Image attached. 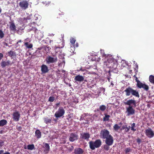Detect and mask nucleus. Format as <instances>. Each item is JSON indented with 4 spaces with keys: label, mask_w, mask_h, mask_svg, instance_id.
Wrapping results in <instances>:
<instances>
[{
    "label": "nucleus",
    "mask_w": 154,
    "mask_h": 154,
    "mask_svg": "<svg viewBox=\"0 0 154 154\" xmlns=\"http://www.w3.org/2000/svg\"><path fill=\"white\" fill-rule=\"evenodd\" d=\"M64 14H59V15H57V18H61V21L63 23H65L68 20V19L67 18L65 17L63 15Z\"/></svg>",
    "instance_id": "f3484780"
},
{
    "label": "nucleus",
    "mask_w": 154,
    "mask_h": 154,
    "mask_svg": "<svg viewBox=\"0 0 154 154\" xmlns=\"http://www.w3.org/2000/svg\"><path fill=\"white\" fill-rule=\"evenodd\" d=\"M7 123V121L6 120L2 119L0 121V127L6 125Z\"/></svg>",
    "instance_id": "b1692460"
},
{
    "label": "nucleus",
    "mask_w": 154,
    "mask_h": 154,
    "mask_svg": "<svg viewBox=\"0 0 154 154\" xmlns=\"http://www.w3.org/2000/svg\"><path fill=\"white\" fill-rule=\"evenodd\" d=\"M145 134L149 138H151L154 136V132L151 128H148L146 130Z\"/></svg>",
    "instance_id": "6e6552de"
},
{
    "label": "nucleus",
    "mask_w": 154,
    "mask_h": 154,
    "mask_svg": "<svg viewBox=\"0 0 154 154\" xmlns=\"http://www.w3.org/2000/svg\"><path fill=\"white\" fill-rule=\"evenodd\" d=\"M136 82H137V81H139V80H138L137 79V77L136 78Z\"/></svg>",
    "instance_id": "774afa93"
},
{
    "label": "nucleus",
    "mask_w": 154,
    "mask_h": 154,
    "mask_svg": "<svg viewBox=\"0 0 154 154\" xmlns=\"http://www.w3.org/2000/svg\"><path fill=\"white\" fill-rule=\"evenodd\" d=\"M44 122L46 124L51 123V118H48V117H45L44 119Z\"/></svg>",
    "instance_id": "a878e982"
},
{
    "label": "nucleus",
    "mask_w": 154,
    "mask_h": 154,
    "mask_svg": "<svg viewBox=\"0 0 154 154\" xmlns=\"http://www.w3.org/2000/svg\"><path fill=\"white\" fill-rule=\"evenodd\" d=\"M127 125H123L122 127L121 130H125V128H126L127 127Z\"/></svg>",
    "instance_id": "de8ad7c7"
},
{
    "label": "nucleus",
    "mask_w": 154,
    "mask_h": 154,
    "mask_svg": "<svg viewBox=\"0 0 154 154\" xmlns=\"http://www.w3.org/2000/svg\"><path fill=\"white\" fill-rule=\"evenodd\" d=\"M65 112V111L63 107H60L56 111L54 114V116L57 118L62 116Z\"/></svg>",
    "instance_id": "39448f33"
},
{
    "label": "nucleus",
    "mask_w": 154,
    "mask_h": 154,
    "mask_svg": "<svg viewBox=\"0 0 154 154\" xmlns=\"http://www.w3.org/2000/svg\"><path fill=\"white\" fill-rule=\"evenodd\" d=\"M19 5L21 8L25 10L28 8V3L26 1H23L20 2Z\"/></svg>",
    "instance_id": "9d476101"
},
{
    "label": "nucleus",
    "mask_w": 154,
    "mask_h": 154,
    "mask_svg": "<svg viewBox=\"0 0 154 154\" xmlns=\"http://www.w3.org/2000/svg\"><path fill=\"white\" fill-rule=\"evenodd\" d=\"M80 138L85 140H86L87 141L89 140V139L90 137V135L88 133H84L80 134Z\"/></svg>",
    "instance_id": "f8f14e48"
},
{
    "label": "nucleus",
    "mask_w": 154,
    "mask_h": 154,
    "mask_svg": "<svg viewBox=\"0 0 154 154\" xmlns=\"http://www.w3.org/2000/svg\"><path fill=\"white\" fill-rule=\"evenodd\" d=\"M20 114L18 111H16L14 112L13 114V118L14 121H18L19 120Z\"/></svg>",
    "instance_id": "4468645a"
},
{
    "label": "nucleus",
    "mask_w": 154,
    "mask_h": 154,
    "mask_svg": "<svg viewBox=\"0 0 154 154\" xmlns=\"http://www.w3.org/2000/svg\"><path fill=\"white\" fill-rule=\"evenodd\" d=\"M55 47V49H57V48H60V47Z\"/></svg>",
    "instance_id": "338daca9"
},
{
    "label": "nucleus",
    "mask_w": 154,
    "mask_h": 154,
    "mask_svg": "<svg viewBox=\"0 0 154 154\" xmlns=\"http://www.w3.org/2000/svg\"><path fill=\"white\" fill-rule=\"evenodd\" d=\"M24 19H25V20H29V17H27L26 19H25V18H24Z\"/></svg>",
    "instance_id": "bf43d9fd"
},
{
    "label": "nucleus",
    "mask_w": 154,
    "mask_h": 154,
    "mask_svg": "<svg viewBox=\"0 0 154 154\" xmlns=\"http://www.w3.org/2000/svg\"><path fill=\"white\" fill-rule=\"evenodd\" d=\"M27 147L28 149L32 150L34 149L35 146L33 144H29L27 145Z\"/></svg>",
    "instance_id": "72a5a7b5"
},
{
    "label": "nucleus",
    "mask_w": 154,
    "mask_h": 154,
    "mask_svg": "<svg viewBox=\"0 0 154 154\" xmlns=\"http://www.w3.org/2000/svg\"><path fill=\"white\" fill-rule=\"evenodd\" d=\"M76 40L75 39L73 38H71L70 39V42L72 44L74 45L75 43Z\"/></svg>",
    "instance_id": "4c0bfd02"
},
{
    "label": "nucleus",
    "mask_w": 154,
    "mask_h": 154,
    "mask_svg": "<svg viewBox=\"0 0 154 154\" xmlns=\"http://www.w3.org/2000/svg\"><path fill=\"white\" fill-rule=\"evenodd\" d=\"M78 71H85V69H83L82 68H81Z\"/></svg>",
    "instance_id": "864d4df0"
},
{
    "label": "nucleus",
    "mask_w": 154,
    "mask_h": 154,
    "mask_svg": "<svg viewBox=\"0 0 154 154\" xmlns=\"http://www.w3.org/2000/svg\"><path fill=\"white\" fill-rule=\"evenodd\" d=\"M102 90L104 91V92L105 91V89L104 88H102Z\"/></svg>",
    "instance_id": "0e129e2a"
},
{
    "label": "nucleus",
    "mask_w": 154,
    "mask_h": 154,
    "mask_svg": "<svg viewBox=\"0 0 154 154\" xmlns=\"http://www.w3.org/2000/svg\"><path fill=\"white\" fill-rule=\"evenodd\" d=\"M41 68V71L43 73H45L48 72L49 71L48 67L45 65H42Z\"/></svg>",
    "instance_id": "a211bd4d"
},
{
    "label": "nucleus",
    "mask_w": 154,
    "mask_h": 154,
    "mask_svg": "<svg viewBox=\"0 0 154 154\" xmlns=\"http://www.w3.org/2000/svg\"><path fill=\"white\" fill-rule=\"evenodd\" d=\"M136 127V124L135 123H133L131 125V130L134 132L136 131V129L135 128Z\"/></svg>",
    "instance_id": "c756f323"
},
{
    "label": "nucleus",
    "mask_w": 154,
    "mask_h": 154,
    "mask_svg": "<svg viewBox=\"0 0 154 154\" xmlns=\"http://www.w3.org/2000/svg\"><path fill=\"white\" fill-rule=\"evenodd\" d=\"M109 144H105L103 146V149L105 150L108 151L109 149V146H111Z\"/></svg>",
    "instance_id": "2f4dec72"
},
{
    "label": "nucleus",
    "mask_w": 154,
    "mask_h": 154,
    "mask_svg": "<svg viewBox=\"0 0 154 154\" xmlns=\"http://www.w3.org/2000/svg\"><path fill=\"white\" fill-rule=\"evenodd\" d=\"M130 130V128H128V126L127 127L125 128V133H127Z\"/></svg>",
    "instance_id": "a18cd8bd"
},
{
    "label": "nucleus",
    "mask_w": 154,
    "mask_h": 154,
    "mask_svg": "<svg viewBox=\"0 0 154 154\" xmlns=\"http://www.w3.org/2000/svg\"><path fill=\"white\" fill-rule=\"evenodd\" d=\"M123 103L125 105H128L129 106H131L132 105L135 107L136 106V101L134 99H131L127 101V99H126L124 100Z\"/></svg>",
    "instance_id": "423d86ee"
},
{
    "label": "nucleus",
    "mask_w": 154,
    "mask_h": 154,
    "mask_svg": "<svg viewBox=\"0 0 154 154\" xmlns=\"http://www.w3.org/2000/svg\"><path fill=\"white\" fill-rule=\"evenodd\" d=\"M111 85H112V86H113L114 85V84L112 82H111Z\"/></svg>",
    "instance_id": "052dcab7"
},
{
    "label": "nucleus",
    "mask_w": 154,
    "mask_h": 154,
    "mask_svg": "<svg viewBox=\"0 0 154 154\" xmlns=\"http://www.w3.org/2000/svg\"><path fill=\"white\" fill-rule=\"evenodd\" d=\"M46 61L48 64L54 63L57 61V58L56 57H52L51 56H48L47 57Z\"/></svg>",
    "instance_id": "0eeeda50"
},
{
    "label": "nucleus",
    "mask_w": 154,
    "mask_h": 154,
    "mask_svg": "<svg viewBox=\"0 0 154 154\" xmlns=\"http://www.w3.org/2000/svg\"><path fill=\"white\" fill-rule=\"evenodd\" d=\"M74 149V147L73 146H71L70 147V151H72Z\"/></svg>",
    "instance_id": "3c124183"
},
{
    "label": "nucleus",
    "mask_w": 154,
    "mask_h": 154,
    "mask_svg": "<svg viewBox=\"0 0 154 154\" xmlns=\"http://www.w3.org/2000/svg\"><path fill=\"white\" fill-rule=\"evenodd\" d=\"M78 137L77 133H72L70 134L69 140L71 142H73L78 139Z\"/></svg>",
    "instance_id": "1a4fd4ad"
},
{
    "label": "nucleus",
    "mask_w": 154,
    "mask_h": 154,
    "mask_svg": "<svg viewBox=\"0 0 154 154\" xmlns=\"http://www.w3.org/2000/svg\"><path fill=\"white\" fill-rule=\"evenodd\" d=\"M60 104V103L59 102L58 103H56V106H58Z\"/></svg>",
    "instance_id": "6e6d98bb"
},
{
    "label": "nucleus",
    "mask_w": 154,
    "mask_h": 154,
    "mask_svg": "<svg viewBox=\"0 0 154 154\" xmlns=\"http://www.w3.org/2000/svg\"><path fill=\"white\" fill-rule=\"evenodd\" d=\"M24 45L28 48H31L32 47V44H29L28 42H25Z\"/></svg>",
    "instance_id": "473e14b6"
},
{
    "label": "nucleus",
    "mask_w": 154,
    "mask_h": 154,
    "mask_svg": "<svg viewBox=\"0 0 154 154\" xmlns=\"http://www.w3.org/2000/svg\"><path fill=\"white\" fill-rule=\"evenodd\" d=\"M54 97H50L48 99V101L52 102L54 100Z\"/></svg>",
    "instance_id": "58836bf2"
},
{
    "label": "nucleus",
    "mask_w": 154,
    "mask_h": 154,
    "mask_svg": "<svg viewBox=\"0 0 154 154\" xmlns=\"http://www.w3.org/2000/svg\"><path fill=\"white\" fill-rule=\"evenodd\" d=\"M106 106L103 105L100 106L99 107L100 109L102 111H104L106 109Z\"/></svg>",
    "instance_id": "f704fd0d"
},
{
    "label": "nucleus",
    "mask_w": 154,
    "mask_h": 154,
    "mask_svg": "<svg viewBox=\"0 0 154 154\" xmlns=\"http://www.w3.org/2000/svg\"><path fill=\"white\" fill-rule=\"evenodd\" d=\"M79 46V44L78 43H77L74 46V47H78Z\"/></svg>",
    "instance_id": "603ef678"
},
{
    "label": "nucleus",
    "mask_w": 154,
    "mask_h": 154,
    "mask_svg": "<svg viewBox=\"0 0 154 154\" xmlns=\"http://www.w3.org/2000/svg\"><path fill=\"white\" fill-rule=\"evenodd\" d=\"M84 79V77L80 75H78L75 77L74 80L75 81H79V82H82L83 81Z\"/></svg>",
    "instance_id": "aec40b11"
},
{
    "label": "nucleus",
    "mask_w": 154,
    "mask_h": 154,
    "mask_svg": "<svg viewBox=\"0 0 154 154\" xmlns=\"http://www.w3.org/2000/svg\"><path fill=\"white\" fill-rule=\"evenodd\" d=\"M84 152V150L80 148H76L74 149V153L75 154H82Z\"/></svg>",
    "instance_id": "6ab92c4d"
},
{
    "label": "nucleus",
    "mask_w": 154,
    "mask_h": 154,
    "mask_svg": "<svg viewBox=\"0 0 154 154\" xmlns=\"http://www.w3.org/2000/svg\"><path fill=\"white\" fill-rule=\"evenodd\" d=\"M149 81L151 83L154 85V76L150 75L149 77Z\"/></svg>",
    "instance_id": "7c9ffc66"
},
{
    "label": "nucleus",
    "mask_w": 154,
    "mask_h": 154,
    "mask_svg": "<svg viewBox=\"0 0 154 154\" xmlns=\"http://www.w3.org/2000/svg\"><path fill=\"white\" fill-rule=\"evenodd\" d=\"M43 4L45 5L46 6H48L50 4L51 2H42Z\"/></svg>",
    "instance_id": "79ce46f5"
},
{
    "label": "nucleus",
    "mask_w": 154,
    "mask_h": 154,
    "mask_svg": "<svg viewBox=\"0 0 154 154\" xmlns=\"http://www.w3.org/2000/svg\"><path fill=\"white\" fill-rule=\"evenodd\" d=\"M3 154H10V153L8 152H6Z\"/></svg>",
    "instance_id": "4d7b16f0"
},
{
    "label": "nucleus",
    "mask_w": 154,
    "mask_h": 154,
    "mask_svg": "<svg viewBox=\"0 0 154 154\" xmlns=\"http://www.w3.org/2000/svg\"><path fill=\"white\" fill-rule=\"evenodd\" d=\"M142 88H143L146 91H147L149 89V87L148 85L144 84L143 85V87H142Z\"/></svg>",
    "instance_id": "e433bc0d"
},
{
    "label": "nucleus",
    "mask_w": 154,
    "mask_h": 154,
    "mask_svg": "<svg viewBox=\"0 0 154 154\" xmlns=\"http://www.w3.org/2000/svg\"><path fill=\"white\" fill-rule=\"evenodd\" d=\"M90 148L92 150H94L95 148H98L102 144V141L100 139L96 140L94 141H91L89 142Z\"/></svg>",
    "instance_id": "20e7f679"
},
{
    "label": "nucleus",
    "mask_w": 154,
    "mask_h": 154,
    "mask_svg": "<svg viewBox=\"0 0 154 154\" xmlns=\"http://www.w3.org/2000/svg\"><path fill=\"white\" fill-rule=\"evenodd\" d=\"M4 145V143L3 141H0V148L2 147Z\"/></svg>",
    "instance_id": "49530a36"
},
{
    "label": "nucleus",
    "mask_w": 154,
    "mask_h": 154,
    "mask_svg": "<svg viewBox=\"0 0 154 154\" xmlns=\"http://www.w3.org/2000/svg\"><path fill=\"white\" fill-rule=\"evenodd\" d=\"M22 128L20 126L17 127V130L18 131H21V130Z\"/></svg>",
    "instance_id": "09e8293b"
},
{
    "label": "nucleus",
    "mask_w": 154,
    "mask_h": 154,
    "mask_svg": "<svg viewBox=\"0 0 154 154\" xmlns=\"http://www.w3.org/2000/svg\"><path fill=\"white\" fill-rule=\"evenodd\" d=\"M104 115L105 116L103 118V121H109L110 116L106 113L104 114Z\"/></svg>",
    "instance_id": "c85d7f7f"
},
{
    "label": "nucleus",
    "mask_w": 154,
    "mask_h": 154,
    "mask_svg": "<svg viewBox=\"0 0 154 154\" xmlns=\"http://www.w3.org/2000/svg\"><path fill=\"white\" fill-rule=\"evenodd\" d=\"M100 137L101 138L105 139V141L106 144H109L112 145L113 144V138L110 134L109 131L107 129H104L101 131Z\"/></svg>",
    "instance_id": "f03ea898"
},
{
    "label": "nucleus",
    "mask_w": 154,
    "mask_h": 154,
    "mask_svg": "<svg viewBox=\"0 0 154 154\" xmlns=\"http://www.w3.org/2000/svg\"><path fill=\"white\" fill-rule=\"evenodd\" d=\"M9 28L11 30L14 31L16 30V27L14 23H11L9 27Z\"/></svg>",
    "instance_id": "bb28decb"
},
{
    "label": "nucleus",
    "mask_w": 154,
    "mask_h": 154,
    "mask_svg": "<svg viewBox=\"0 0 154 154\" xmlns=\"http://www.w3.org/2000/svg\"><path fill=\"white\" fill-rule=\"evenodd\" d=\"M110 77H109L107 79L108 80V81L109 82H110Z\"/></svg>",
    "instance_id": "e2e57ef3"
},
{
    "label": "nucleus",
    "mask_w": 154,
    "mask_h": 154,
    "mask_svg": "<svg viewBox=\"0 0 154 154\" xmlns=\"http://www.w3.org/2000/svg\"><path fill=\"white\" fill-rule=\"evenodd\" d=\"M42 52L40 51L39 50L37 49L33 54V55H32L31 58L34 59L35 58V56L37 57H41L42 55Z\"/></svg>",
    "instance_id": "ddd939ff"
},
{
    "label": "nucleus",
    "mask_w": 154,
    "mask_h": 154,
    "mask_svg": "<svg viewBox=\"0 0 154 154\" xmlns=\"http://www.w3.org/2000/svg\"><path fill=\"white\" fill-rule=\"evenodd\" d=\"M100 60V58H99L97 60V62H99V60ZM91 60L92 61H96V58L95 57H94L91 59Z\"/></svg>",
    "instance_id": "37998d69"
},
{
    "label": "nucleus",
    "mask_w": 154,
    "mask_h": 154,
    "mask_svg": "<svg viewBox=\"0 0 154 154\" xmlns=\"http://www.w3.org/2000/svg\"><path fill=\"white\" fill-rule=\"evenodd\" d=\"M3 57V54L2 53H0V61L2 59Z\"/></svg>",
    "instance_id": "8fccbe9b"
},
{
    "label": "nucleus",
    "mask_w": 154,
    "mask_h": 154,
    "mask_svg": "<svg viewBox=\"0 0 154 154\" xmlns=\"http://www.w3.org/2000/svg\"><path fill=\"white\" fill-rule=\"evenodd\" d=\"M136 140L137 143H138V144H140V143L141 142V140L139 138H137Z\"/></svg>",
    "instance_id": "c03bdc74"
},
{
    "label": "nucleus",
    "mask_w": 154,
    "mask_h": 154,
    "mask_svg": "<svg viewBox=\"0 0 154 154\" xmlns=\"http://www.w3.org/2000/svg\"><path fill=\"white\" fill-rule=\"evenodd\" d=\"M43 147L44 148V152L45 153V154H47L49 152L50 150V146L49 144L48 143H45Z\"/></svg>",
    "instance_id": "dca6fc26"
},
{
    "label": "nucleus",
    "mask_w": 154,
    "mask_h": 154,
    "mask_svg": "<svg viewBox=\"0 0 154 154\" xmlns=\"http://www.w3.org/2000/svg\"><path fill=\"white\" fill-rule=\"evenodd\" d=\"M4 34L2 30L0 29V38H2L4 36Z\"/></svg>",
    "instance_id": "ea45409f"
},
{
    "label": "nucleus",
    "mask_w": 154,
    "mask_h": 154,
    "mask_svg": "<svg viewBox=\"0 0 154 154\" xmlns=\"http://www.w3.org/2000/svg\"><path fill=\"white\" fill-rule=\"evenodd\" d=\"M35 136L37 139H39L42 136L41 132L39 130H36L35 132Z\"/></svg>",
    "instance_id": "412c9836"
},
{
    "label": "nucleus",
    "mask_w": 154,
    "mask_h": 154,
    "mask_svg": "<svg viewBox=\"0 0 154 154\" xmlns=\"http://www.w3.org/2000/svg\"><path fill=\"white\" fill-rule=\"evenodd\" d=\"M8 55L10 56V57L13 58L14 57H15L16 56V52L15 51H10L8 52Z\"/></svg>",
    "instance_id": "4be33fe9"
},
{
    "label": "nucleus",
    "mask_w": 154,
    "mask_h": 154,
    "mask_svg": "<svg viewBox=\"0 0 154 154\" xmlns=\"http://www.w3.org/2000/svg\"><path fill=\"white\" fill-rule=\"evenodd\" d=\"M113 129L115 131H117L120 128L117 124H115L113 127Z\"/></svg>",
    "instance_id": "c9c22d12"
},
{
    "label": "nucleus",
    "mask_w": 154,
    "mask_h": 154,
    "mask_svg": "<svg viewBox=\"0 0 154 154\" xmlns=\"http://www.w3.org/2000/svg\"><path fill=\"white\" fill-rule=\"evenodd\" d=\"M37 25V24L34 22L31 23L30 26L32 27V28L31 29V30H33L35 32L37 30L36 28Z\"/></svg>",
    "instance_id": "5701e85b"
},
{
    "label": "nucleus",
    "mask_w": 154,
    "mask_h": 154,
    "mask_svg": "<svg viewBox=\"0 0 154 154\" xmlns=\"http://www.w3.org/2000/svg\"><path fill=\"white\" fill-rule=\"evenodd\" d=\"M54 121L55 122H57V119H54Z\"/></svg>",
    "instance_id": "69168bd1"
},
{
    "label": "nucleus",
    "mask_w": 154,
    "mask_h": 154,
    "mask_svg": "<svg viewBox=\"0 0 154 154\" xmlns=\"http://www.w3.org/2000/svg\"><path fill=\"white\" fill-rule=\"evenodd\" d=\"M108 56V57L105 62L106 66L110 69V70L112 72L114 73H117L118 72V69L117 68V61L113 57L112 55L109 54Z\"/></svg>",
    "instance_id": "f257e3e1"
},
{
    "label": "nucleus",
    "mask_w": 154,
    "mask_h": 154,
    "mask_svg": "<svg viewBox=\"0 0 154 154\" xmlns=\"http://www.w3.org/2000/svg\"><path fill=\"white\" fill-rule=\"evenodd\" d=\"M100 53L102 55V56L103 57H104L105 58H106L107 59L108 57V55L109 54H106L105 53L104 51L103 50L101 49L100 50Z\"/></svg>",
    "instance_id": "393cba45"
},
{
    "label": "nucleus",
    "mask_w": 154,
    "mask_h": 154,
    "mask_svg": "<svg viewBox=\"0 0 154 154\" xmlns=\"http://www.w3.org/2000/svg\"><path fill=\"white\" fill-rule=\"evenodd\" d=\"M137 86L139 88H141L143 87V85L144 84H143L140 81H137Z\"/></svg>",
    "instance_id": "cd10ccee"
},
{
    "label": "nucleus",
    "mask_w": 154,
    "mask_h": 154,
    "mask_svg": "<svg viewBox=\"0 0 154 154\" xmlns=\"http://www.w3.org/2000/svg\"><path fill=\"white\" fill-rule=\"evenodd\" d=\"M4 152V150H0V154H2Z\"/></svg>",
    "instance_id": "5fc2aeb1"
},
{
    "label": "nucleus",
    "mask_w": 154,
    "mask_h": 154,
    "mask_svg": "<svg viewBox=\"0 0 154 154\" xmlns=\"http://www.w3.org/2000/svg\"><path fill=\"white\" fill-rule=\"evenodd\" d=\"M125 151L126 153H127L128 152H130L131 151V149L130 148H126L125 149Z\"/></svg>",
    "instance_id": "a19ab883"
},
{
    "label": "nucleus",
    "mask_w": 154,
    "mask_h": 154,
    "mask_svg": "<svg viewBox=\"0 0 154 154\" xmlns=\"http://www.w3.org/2000/svg\"><path fill=\"white\" fill-rule=\"evenodd\" d=\"M126 112L127 113V115L129 116L132 115L134 114L135 110L134 109L132 106H128L126 108Z\"/></svg>",
    "instance_id": "9b49d317"
},
{
    "label": "nucleus",
    "mask_w": 154,
    "mask_h": 154,
    "mask_svg": "<svg viewBox=\"0 0 154 154\" xmlns=\"http://www.w3.org/2000/svg\"><path fill=\"white\" fill-rule=\"evenodd\" d=\"M12 63L9 60H8L7 61H2L1 63V66L2 68H4L7 66L11 65Z\"/></svg>",
    "instance_id": "2eb2a0df"
},
{
    "label": "nucleus",
    "mask_w": 154,
    "mask_h": 154,
    "mask_svg": "<svg viewBox=\"0 0 154 154\" xmlns=\"http://www.w3.org/2000/svg\"><path fill=\"white\" fill-rule=\"evenodd\" d=\"M3 131L2 130L0 131V134H2L3 133Z\"/></svg>",
    "instance_id": "680f3d73"
},
{
    "label": "nucleus",
    "mask_w": 154,
    "mask_h": 154,
    "mask_svg": "<svg viewBox=\"0 0 154 154\" xmlns=\"http://www.w3.org/2000/svg\"><path fill=\"white\" fill-rule=\"evenodd\" d=\"M22 42V41H21V40H19V41H18L17 42V44H18V43H19V42Z\"/></svg>",
    "instance_id": "13d9d810"
},
{
    "label": "nucleus",
    "mask_w": 154,
    "mask_h": 154,
    "mask_svg": "<svg viewBox=\"0 0 154 154\" xmlns=\"http://www.w3.org/2000/svg\"><path fill=\"white\" fill-rule=\"evenodd\" d=\"M124 91L125 92V95L127 96H129L131 94L132 95L138 98L140 97L138 92L129 86L126 88Z\"/></svg>",
    "instance_id": "7ed1b4c3"
}]
</instances>
